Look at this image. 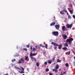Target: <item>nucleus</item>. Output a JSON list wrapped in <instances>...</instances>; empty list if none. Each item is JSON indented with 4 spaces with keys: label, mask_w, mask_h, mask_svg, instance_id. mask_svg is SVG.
<instances>
[{
    "label": "nucleus",
    "mask_w": 75,
    "mask_h": 75,
    "mask_svg": "<svg viewBox=\"0 0 75 75\" xmlns=\"http://www.w3.org/2000/svg\"><path fill=\"white\" fill-rule=\"evenodd\" d=\"M74 40V39L72 38H70L69 39H67V42H69L68 44L71 45L72 43V41Z\"/></svg>",
    "instance_id": "1"
},
{
    "label": "nucleus",
    "mask_w": 75,
    "mask_h": 75,
    "mask_svg": "<svg viewBox=\"0 0 75 75\" xmlns=\"http://www.w3.org/2000/svg\"><path fill=\"white\" fill-rule=\"evenodd\" d=\"M52 34L53 35H54V36H56L57 37L59 35L58 31H53L52 32Z\"/></svg>",
    "instance_id": "2"
},
{
    "label": "nucleus",
    "mask_w": 75,
    "mask_h": 75,
    "mask_svg": "<svg viewBox=\"0 0 75 75\" xmlns=\"http://www.w3.org/2000/svg\"><path fill=\"white\" fill-rule=\"evenodd\" d=\"M66 27L67 28H71L72 27V24H71L69 25V24H67L66 25Z\"/></svg>",
    "instance_id": "3"
},
{
    "label": "nucleus",
    "mask_w": 75,
    "mask_h": 75,
    "mask_svg": "<svg viewBox=\"0 0 75 75\" xmlns=\"http://www.w3.org/2000/svg\"><path fill=\"white\" fill-rule=\"evenodd\" d=\"M24 60H23V59L22 58H21L20 59H19L18 60V62L19 64H21V63H23V62H24Z\"/></svg>",
    "instance_id": "4"
},
{
    "label": "nucleus",
    "mask_w": 75,
    "mask_h": 75,
    "mask_svg": "<svg viewBox=\"0 0 75 75\" xmlns=\"http://www.w3.org/2000/svg\"><path fill=\"white\" fill-rule=\"evenodd\" d=\"M62 37L64 40H66L67 38V35L63 34L62 35Z\"/></svg>",
    "instance_id": "5"
},
{
    "label": "nucleus",
    "mask_w": 75,
    "mask_h": 75,
    "mask_svg": "<svg viewBox=\"0 0 75 75\" xmlns=\"http://www.w3.org/2000/svg\"><path fill=\"white\" fill-rule=\"evenodd\" d=\"M36 55H37V54L36 53H34L33 54L30 53V58H31V57H33L32 56H35Z\"/></svg>",
    "instance_id": "6"
},
{
    "label": "nucleus",
    "mask_w": 75,
    "mask_h": 75,
    "mask_svg": "<svg viewBox=\"0 0 75 75\" xmlns=\"http://www.w3.org/2000/svg\"><path fill=\"white\" fill-rule=\"evenodd\" d=\"M51 44L54 45V46H58V45L55 43H54V42H52L51 43Z\"/></svg>",
    "instance_id": "7"
},
{
    "label": "nucleus",
    "mask_w": 75,
    "mask_h": 75,
    "mask_svg": "<svg viewBox=\"0 0 75 75\" xmlns=\"http://www.w3.org/2000/svg\"><path fill=\"white\" fill-rule=\"evenodd\" d=\"M55 27L57 30H58L59 28V25H55Z\"/></svg>",
    "instance_id": "8"
},
{
    "label": "nucleus",
    "mask_w": 75,
    "mask_h": 75,
    "mask_svg": "<svg viewBox=\"0 0 75 75\" xmlns=\"http://www.w3.org/2000/svg\"><path fill=\"white\" fill-rule=\"evenodd\" d=\"M31 59L32 60H33L34 61H36V59L35 57H31Z\"/></svg>",
    "instance_id": "9"
},
{
    "label": "nucleus",
    "mask_w": 75,
    "mask_h": 75,
    "mask_svg": "<svg viewBox=\"0 0 75 75\" xmlns=\"http://www.w3.org/2000/svg\"><path fill=\"white\" fill-rule=\"evenodd\" d=\"M65 26H62V30L63 31H65Z\"/></svg>",
    "instance_id": "10"
},
{
    "label": "nucleus",
    "mask_w": 75,
    "mask_h": 75,
    "mask_svg": "<svg viewBox=\"0 0 75 75\" xmlns=\"http://www.w3.org/2000/svg\"><path fill=\"white\" fill-rule=\"evenodd\" d=\"M25 61L27 60V61H29V59L28 58V57H25Z\"/></svg>",
    "instance_id": "11"
},
{
    "label": "nucleus",
    "mask_w": 75,
    "mask_h": 75,
    "mask_svg": "<svg viewBox=\"0 0 75 75\" xmlns=\"http://www.w3.org/2000/svg\"><path fill=\"white\" fill-rule=\"evenodd\" d=\"M55 24V22H53V23H51L50 24V26H52V25H54Z\"/></svg>",
    "instance_id": "12"
},
{
    "label": "nucleus",
    "mask_w": 75,
    "mask_h": 75,
    "mask_svg": "<svg viewBox=\"0 0 75 75\" xmlns=\"http://www.w3.org/2000/svg\"><path fill=\"white\" fill-rule=\"evenodd\" d=\"M52 71H55V73H57V72H58V70H56L55 69H53L52 70Z\"/></svg>",
    "instance_id": "13"
},
{
    "label": "nucleus",
    "mask_w": 75,
    "mask_h": 75,
    "mask_svg": "<svg viewBox=\"0 0 75 75\" xmlns=\"http://www.w3.org/2000/svg\"><path fill=\"white\" fill-rule=\"evenodd\" d=\"M47 62L48 64H51L52 63V61L51 60H48L47 61Z\"/></svg>",
    "instance_id": "14"
},
{
    "label": "nucleus",
    "mask_w": 75,
    "mask_h": 75,
    "mask_svg": "<svg viewBox=\"0 0 75 75\" xmlns=\"http://www.w3.org/2000/svg\"><path fill=\"white\" fill-rule=\"evenodd\" d=\"M58 46H59L58 48L59 49H61V48H62V45H58Z\"/></svg>",
    "instance_id": "15"
},
{
    "label": "nucleus",
    "mask_w": 75,
    "mask_h": 75,
    "mask_svg": "<svg viewBox=\"0 0 75 75\" xmlns=\"http://www.w3.org/2000/svg\"><path fill=\"white\" fill-rule=\"evenodd\" d=\"M64 45L65 47H68V44L67 43H65L64 44Z\"/></svg>",
    "instance_id": "16"
},
{
    "label": "nucleus",
    "mask_w": 75,
    "mask_h": 75,
    "mask_svg": "<svg viewBox=\"0 0 75 75\" xmlns=\"http://www.w3.org/2000/svg\"><path fill=\"white\" fill-rule=\"evenodd\" d=\"M60 13L61 14L64 15V11H61L60 12Z\"/></svg>",
    "instance_id": "17"
},
{
    "label": "nucleus",
    "mask_w": 75,
    "mask_h": 75,
    "mask_svg": "<svg viewBox=\"0 0 75 75\" xmlns=\"http://www.w3.org/2000/svg\"><path fill=\"white\" fill-rule=\"evenodd\" d=\"M59 68V66L57 65L56 66V69H58Z\"/></svg>",
    "instance_id": "18"
},
{
    "label": "nucleus",
    "mask_w": 75,
    "mask_h": 75,
    "mask_svg": "<svg viewBox=\"0 0 75 75\" xmlns=\"http://www.w3.org/2000/svg\"><path fill=\"white\" fill-rule=\"evenodd\" d=\"M65 65L66 67H69V64H68V63H66L65 64Z\"/></svg>",
    "instance_id": "19"
},
{
    "label": "nucleus",
    "mask_w": 75,
    "mask_h": 75,
    "mask_svg": "<svg viewBox=\"0 0 75 75\" xmlns=\"http://www.w3.org/2000/svg\"><path fill=\"white\" fill-rule=\"evenodd\" d=\"M69 11H70L71 14H73V11L71 10H69Z\"/></svg>",
    "instance_id": "20"
},
{
    "label": "nucleus",
    "mask_w": 75,
    "mask_h": 75,
    "mask_svg": "<svg viewBox=\"0 0 75 75\" xmlns=\"http://www.w3.org/2000/svg\"><path fill=\"white\" fill-rule=\"evenodd\" d=\"M62 50H67V47H63L62 48Z\"/></svg>",
    "instance_id": "21"
},
{
    "label": "nucleus",
    "mask_w": 75,
    "mask_h": 75,
    "mask_svg": "<svg viewBox=\"0 0 75 75\" xmlns=\"http://www.w3.org/2000/svg\"><path fill=\"white\" fill-rule=\"evenodd\" d=\"M18 56H19V55H18V54H15V55H14V57H18Z\"/></svg>",
    "instance_id": "22"
},
{
    "label": "nucleus",
    "mask_w": 75,
    "mask_h": 75,
    "mask_svg": "<svg viewBox=\"0 0 75 75\" xmlns=\"http://www.w3.org/2000/svg\"><path fill=\"white\" fill-rule=\"evenodd\" d=\"M39 63L38 62L36 63V66L38 67H39Z\"/></svg>",
    "instance_id": "23"
},
{
    "label": "nucleus",
    "mask_w": 75,
    "mask_h": 75,
    "mask_svg": "<svg viewBox=\"0 0 75 75\" xmlns=\"http://www.w3.org/2000/svg\"><path fill=\"white\" fill-rule=\"evenodd\" d=\"M14 68H15L16 69H19V70H21L19 68L17 67L16 66H15Z\"/></svg>",
    "instance_id": "24"
},
{
    "label": "nucleus",
    "mask_w": 75,
    "mask_h": 75,
    "mask_svg": "<svg viewBox=\"0 0 75 75\" xmlns=\"http://www.w3.org/2000/svg\"><path fill=\"white\" fill-rule=\"evenodd\" d=\"M22 50H24V51H27V49L26 48H24L22 49Z\"/></svg>",
    "instance_id": "25"
},
{
    "label": "nucleus",
    "mask_w": 75,
    "mask_h": 75,
    "mask_svg": "<svg viewBox=\"0 0 75 75\" xmlns=\"http://www.w3.org/2000/svg\"><path fill=\"white\" fill-rule=\"evenodd\" d=\"M40 47H45V46H43V45H42L40 44Z\"/></svg>",
    "instance_id": "26"
},
{
    "label": "nucleus",
    "mask_w": 75,
    "mask_h": 75,
    "mask_svg": "<svg viewBox=\"0 0 75 75\" xmlns=\"http://www.w3.org/2000/svg\"><path fill=\"white\" fill-rule=\"evenodd\" d=\"M45 71H46V72H48V71H49V69H48V68H47L45 69Z\"/></svg>",
    "instance_id": "27"
},
{
    "label": "nucleus",
    "mask_w": 75,
    "mask_h": 75,
    "mask_svg": "<svg viewBox=\"0 0 75 75\" xmlns=\"http://www.w3.org/2000/svg\"><path fill=\"white\" fill-rule=\"evenodd\" d=\"M68 18L69 19H71V17L70 16V15L68 16Z\"/></svg>",
    "instance_id": "28"
},
{
    "label": "nucleus",
    "mask_w": 75,
    "mask_h": 75,
    "mask_svg": "<svg viewBox=\"0 0 75 75\" xmlns=\"http://www.w3.org/2000/svg\"><path fill=\"white\" fill-rule=\"evenodd\" d=\"M57 62H61V60H60L59 59L58 60H57Z\"/></svg>",
    "instance_id": "29"
},
{
    "label": "nucleus",
    "mask_w": 75,
    "mask_h": 75,
    "mask_svg": "<svg viewBox=\"0 0 75 75\" xmlns=\"http://www.w3.org/2000/svg\"><path fill=\"white\" fill-rule=\"evenodd\" d=\"M18 71L19 72H20V74H23V73H24V72L23 71Z\"/></svg>",
    "instance_id": "30"
},
{
    "label": "nucleus",
    "mask_w": 75,
    "mask_h": 75,
    "mask_svg": "<svg viewBox=\"0 0 75 75\" xmlns=\"http://www.w3.org/2000/svg\"><path fill=\"white\" fill-rule=\"evenodd\" d=\"M32 50H33V51H36V50H37L36 49H35V48L33 47V48Z\"/></svg>",
    "instance_id": "31"
},
{
    "label": "nucleus",
    "mask_w": 75,
    "mask_h": 75,
    "mask_svg": "<svg viewBox=\"0 0 75 75\" xmlns=\"http://www.w3.org/2000/svg\"><path fill=\"white\" fill-rule=\"evenodd\" d=\"M63 12H64H64H65V13H67V10H65V9H64V10H63Z\"/></svg>",
    "instance_id": "32"
},
{
    "label": "nucleus",
    "mask_w": 75,
    "mask_h": 75,
    "mask_svg": "<svg viewBox=\"0 0 75 75\" xmlns=\"http://www.w3.org/2000/svg\"><path fill=\"white\" fill-rule=\"evenodd\" d=\"M45 47L46 49H47V47H48V45L47 44H46L45 46Z\"/></svg>",
    "instance_id": "33"
},
{
    "label": "nucleus",
    "mask_w": 75,
    "mask_h": 75,
    "mask_svg": "<svg viewBox=\"0 0 75 75\" xmlns=\"http://www.w3.org/2000/svg\"><path fill=\"white\" fill-rule=\"evenodd\" d=\"M67 53L68 54V55H69L70 54V52L69 51L68 52H67Z\"/></svg>",
    "instance_id": "34"
},
{
    "label": "nucleus",
    "mask_w": 75,
    "mask_h": 75,
    "mask_svg": "<svg viewBox=\"0 0 75 75\" xmlns=\"http://www.w3.org/2000/svg\"><path fill=\"white\" fill-rule=\"evenodd\" d=\"M26 46L28 48H29L30 47V44H28V45H26Z\"/></svg>",
    "instance_id": "35"
},
{
    "label": "nucleus",
    "mask_w": 75,
    "mask_h": 75,
    "mask_svg": "<svg viewBox=\"0 0 75 75\" xmlns=\"http://www.w3.org/2000/svg\"><path fill=\"white\" fill-rule=\"evenodd\" d=\"M54 50H57V47L56 46H55L54 47Z\"/></svg>",
    "instance_id": "36"
},
{
    "label": "nucleus",
    "mask_w": 75,
    "mask_h": 75,
    "mask_svg": "<svg viewBox=\"0 0 75 75\" xmlns=\"http://www.w3.org/2000/svg\"><path fill=\"white\" fill-rule=\"evenodd\" d=\"M44 64L46 65H47V62H45Z\"/></svg>",
    "instance_id": "37"
},
{
    "label": "nucleus",
    "mask_w": 75,
    "mask_h": 75,
    "mask_svg": "<svg viewBox=\"0 0 75 75\" xmlns=\"http://www.w3.org/2000/svg\"><path fill=\"white\" fill-rule=\"evenodd\" d=\"M12 61L13 62L14 61H16V59H14L13 60H12Z\"/></svg>",
    "instance_id": "38"
},
{
    "label": "nucleus",
    "mask_w": 75,
    "mask_h": 75,
    "mask_svg": "<svg viewBox=\"0 0 75 75\" xmlns=\"http://www.w3.org/2000/svg\"><path fill=\"white\" fill-rule=\"evenodd\" d=\"M21 69H22L23 71H24V68H23L22 67H21Z\"/></svg>",
    "instance_id": "39"
},
{
    "label": "nucleus",
    "mask_w": 75,
    "mask_h": 75,
    "mask_svg": "<svg viewBox=\"0 0 75 75\" xmlns=\"http://www.w3.org/2000/svg\"><path fill=\"white\" fill-rule=\"evenodd\" d=\"M35 48L36 50H37V49H38V46H36Z\"/></svg>",
    "instance_id": "40"
},
{
    "label": "nucleus",
    "mask_w": 75,
    "mask_h": 75,
    "mask_svg": "<svg viewBox=\"0 0 75 75\" xmlns=\"http://www.w3.org/2000/svg\"><path fill=\"white\" fill-rule=\"evenodd\" d=\"M32 48H33V47H32V46H31L30 48L31 50H33Z\"/></svg>",
    "instance_id": "41"
},
{
    "label": "nucleus",
    "mask_w": 75,
    "mask_h": 75,
    "mask_svg": "<svg viewBox=\"0 0 75 75\" xmlns=\"http://www.w3.org/2000/svg\"><path fill=\"white\" fill-rule=\"evenodd\" d=\"M49 75H52V74L51 73H49Z\"/></svg>",
    "instance_id": "42"
},
{
    "label": "nucleus",
    "mask_w": 75,
    "mask_h": 75,
    "mask_svg": "<svg viewBox=\"0 0 75 75\" xmlns=\"http://www.w3.org/2000/svg\"><path fill=\"white\" fill-rule=\"evenodd\" d=\"M73 17L74 18H75V15H73Z\"/></svg>",
    "instance_id": "43"
},
{
    "label": "nucleus",
    "mask_w": 75,
    "mask_h": 75,
    "mask_svg": "<svg viewBox=\"0 0 75 75\" xmlns=\"http://www.w3.org/2000/svg\"><path fill=\"white\" fill-rule=\"evenodd\" d=\"M73 64H74V66H75V62H73Z\"/></svg>",
    "instance_id": "44"
},
{
    "label": "nucleus",
    "mask_w": 75,
    "mask_h": 75,
    "mask_svg": "<svg viewBox=\"0 0 75 75\" xmlns=\"http://www.w3.org/2000/svg\"><path fill=\"white\" fill-rule=\"evenodd\" d=\"M27 69L28 70V72L29 71V69Z\"/></svg>",
    "instance_id": "45"
},
{
    "label": "nucleus",
    "mask_w": 75,
    "mask_h": 75,
    "mask_svg": "<svg viewBox=\"0 0 75 75\" xmlns=\"http://www.w3.org/2000/svg\"><path fill=\"white\" fill-rule=\"evenodd\" d=\"M60 75H64V74L61 73Z\"/></svg>",
    "instance_id": "46"
},
{
    "label": "nucleus",
    "mask_w": 75,
    "mask_h": 75,
    "mask_svg": "<svg viewBox=\"0 0 75 75\" xmlns=\"http://www.w3.org/2000/svg\"><path fill=\"white\" fill-rule=\"evenodd\" d=\"M3 75H8V74L7 73V74H4Z\"/></svg>",
    "instance_id": "47"
},
{
    "label": "nucleus",
    "mask_w": 75,
    "mask_h": 75,
    "mask_svg": "<svg viewBox=\"0 0 75 75\" xmlns=\"http://www.w3.org/2000/svg\"><path fill=\"white\" fill-rule=\"evenodd\" d=\"M66 74V72H63V74Z\"/></svg>",
    "instance_id": "48"
},
{
    "label": "nucleus",
    "mask_w": 75,
    "mask_h": 75,
    "mask_svg": "<svg viewBox=\"0 0 75 75\" xmlns=\"http://www.w3.org/2000/svg\"><path fill=\"white\" fill-rule=\"evenodd\" d=\"M67 15H69V13H68V12H67Z\"/></svg>",
    "instance_id": "49"
},
{
    "label": "nucleus",
    "mask_w": 75,
    "mask_h": 75,
    "mask_svg": "<svg viewBox=\"0 0 75 75\" xmlns=\"http://www.w3.org/2000/svg\"><path fill=\"white\" fill-rule=\"evenodd\" d=\"M73 53H74V54H75V53L74 52V51H73Z\"/></svg>",
    "instance_id": "50"
},
{
    "label": "nucleus",
    "mask_w": 75,
    "mask_h": 75,
    "mask_svg": "<svg viewBox=\"0 0 75 75\" xmlns=\"http://www.w3.org/2000/svg\"><path fill=\"white\" fill-rule=\"evenodd\" d=\"M53 60H54V59H55V58H54L53 59Z\"/></svg>",
    "instance_id": "51"
},
{
    "label": "nucleus",
    "mask_w": 75,
    "mask_h": 75,
    "mask_svg": "<svg viewBox=\"0 0 75 75\" xmlns=\"http://www.w3.org/2000/svg\"><path fill=\"white\" fill-rule=\"evenodd\" d=\"M23 75H25V74H23Z\"/></svg>",
    "instance_id": "52"
}]
</instances>
